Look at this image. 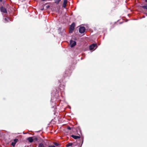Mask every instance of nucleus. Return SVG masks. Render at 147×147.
I'll return each mask as SVG.
<instances>
[{
	"mask_svg": "<svg viewBox=\"0 0 147 147\" xmlns=\"http://www.w3.org/2000/svg\"><path fill=\"white\" fill-rule=\"evenodd\" d=\"M9 20V18H5V22L6 23L9 21L8 20Z\"/></svg>",
	"mask_w": 147,
	"mask_h": 147,
	"instance_id": "14",
	"label": "nucleus"
},
{
	"mask_svg": "<svg viewBox=\"0 0 147 147\" xmlns=\"http://www.w3.org/2000/svg\"><path fill=\"white\" fill-rule=\"evenodd\" d=\"M76 44V41L72 40H71L70 41V45L71 47H74Z\"/></svg>",
	"mask_w": 147,
	"mask_h": 147,
	"instance_id": "2",
	"label": "nucleus"
},
{
	"mask_svg": "<svg viewBox=\"0 0 147 147\" xmlns=\"http://www.w3.org/2000/svg\"><path fill=\"white\" fill-rule=\"evenodd\" d=\"M18 141V139H14L13 142L11 143V144L13 146H15L17 142Z\"/></svg>",
	"mask_w": 147,
	"mask_h": 147,
	"instance_id": "6",
	"label": "nucleus"
},
{
	"mask_svg": "<svg viewBox=\"0 0 147 147\" xmlns=\"http://www.w3.org/2000/svg\"><path fill=\"white\" fill-rule=\"evenodd\" d=\"M72 144H73L72 143H69L66 145V146L67 147H69V146H72Z\"/></svg>",
	"mask_w": 147,
	"mask_h": 147,
	"instance_id": "12",
	"label": "nucleus"
},
{
	"mask_svg": "<svg viewBox=\"0 0 147 147\" xmlns=\"http://www.w3.org/2000/svg\"><path fill=\"white\" fill-rule=\"evenodd\" d=\"M143 8L147 9V5H144L142 6Z\"/></svg>",
	"mask_w": 147,
	"mask_h": 147,
	"instance_id": "16",
	"label": "nucleus"
},
{
	"mask_svg": "<svg viewBox=\"0 0 147 147\" xmlns=\"http://www.w3.org/2000/svg\"><path fill=\"white\" fill-rule=\"evenodd\" d=\"M49 7H50L48 5L46 6V7L47 8H49Z\"/></svg>",
	"mask_w": 147,
	"mask_h": 147,
	"instance_id": "18",
	"label": "nucleus"
},
{
	"mask_svg": "<svg viewBox=\"0 0 147 147\" xmlns=\"http://www.w3.org/2000/svg\"><path fill=\"white\" fill-rule=\"evenodd\" d=\"M61 0H54L55 3L57 4H58Z\"/></svg>",
	"mask_w": 147,
	"mask_h": 147,
	"instance_id": "13",
	"label": "nucleus"
},
{
	"mask_svg": "<svg viewBox=\"0 0 147 147\" xmlns=\"http://www.w3.org/2000/svg\"><path fill=\"white\" fill-rule=\"evenodd\" d=\"M62 90L61 89L60 90L61 91Z\"/></svg>",
	"mask_w": 147,
	"mask_h": 147,
	"instance_id": "23",
	"label": "nucleus"
},
{
	"mask_svg": "<svg viewBox=\"0 0 147 147\" xmlns=\"http://www.w3.org/2000/svg\"><path fill=\"white\" fill-rule=\"evenodd\" d=\"M67 3V0H64L63 3V7L65 8L66 6V4Z\"/></svg>",
	"mask_w": 147,
	"mask_h": 147,
	"instance_id": "7",
	"label": "nucleus"
},
{
	"mask_svg": "<svg viewBox=\"0 0 147 147\" xmlns=\"http://www.w3.org/2000/svg\"><path fill=\"white\" fill-rule=\"evenodd\" d=\"M85 31V28L84 27H81L79 29V32L81 33H84Z\"/></svg>",
	"mask_w": 147,
	"mask_h": 147,
	"instance_id": "4",
	"label": "nucleus"
},
{
	"mask_svg": "<svg viewBox=\"0 0 147 147\" xmlns=\"http://www.w3.org/2000/svg\"><path fill=\"white\" fill-rule=\"evenodd\" d=\"M145 1L147 2V0H145Z\"/></svg>",
	"mask_w": 147,
	"mask_h": 147,
	"instance_id": "22",
	"label": "nucleus"
},
{
	"mask_svg": "<svg viewBox=\"0 0 147 147\" xmlns=\"http://www.w3.org/2000/svg\"><path fill=\"white\" fill-rule=\"evenodd\" d=\"M27 140L30 143L33 142V140L32 137H29L27 138Z\"/></svg>",
	"mask_w": 147,
	"mask_h": 147,
	"instance_id": "9",
	"label": "nucleus"
},
{
	"mask_svg": "<svg viewBox=\"0 0 147 147\" xmlns=\"http://www.w3.org/2000/svg\"><path fill=\"white\" fill-rule=\"evenodd\" d=\"M3 0H0V2H1Z\"/></svg>",
	"mask_w": 147,
	"mask_h": 147,
	"instance_id": "20",
	"label": "nucleus"
},
{
	"mask_svg": "<svg viewBox=\"0 0 147 147\" xmlns=\"http://www.w3.org/2000/svg\"><path fill=\"white\" fill-rule=\"evenodd\" d=\"M75 24L74 23H73L70 26V32H71L74 30L75 27Z\"/></svg>",
	"mask_w": 147,
	"mask_h": 147,
	"instance_id": "3",
	"label": "nucleus"
},
{
	"mask_svg": "<svg viewBox=\"0 0 147 147\" xmlns=\"http://www.w3.org/2000/svg\"><path fill=\"white\" fill-rule=\"evenodd\" d=\"M48 147H56V146L55 145H49L48 146Z\"/></svg>",
	"mask_w": 147,
	"mask_h": 147,
	"instance_id": "17",
	"label": "nucleus"
},
{
	"mask_svg": "<svg viewBox=\"0 0 147 147\" xmlns=\"http://www.w3.org/2000/svg\"><path fill=\"white\" fill-rule=\"evenodd\" d=\"M0 11L2 13H7V12L6 9L3 7H1L0 8Z\"/></svg>",
	"mask_w": 147,
	"mask_h": 147,
	"instance_id": "1",
	"label": "nucleus"
},
{
	"mask_svg": "<svg viewBox=\"0 0 147 147\" xmlns=\"http://www.w3.org/2000/svg\"><path fill=\"white\" fill-rule=\"evenodd\" d=\"M97 46L96 44H92L91 45H90L89 47L90 50H91L92 49H94V48L96 46Z\"/></svg>",
	"mask_w": 147,
	"mask_h": 147,
	"instance_id": "5",
	"label": "nucleus"
},
{
	"mask_svg": "<svg viewBox=\"0 0 147 147\" xmlns=\"http://www.w3.org/2000/svg\"><path fill=\"white\" fill-rule=\"evenodd\" d=\"M41 9V10L42 11L44 9L43 8H42V9Z\"/></svg>",
	"mask_w": 147,
	"mask_h": 147,
	"instance_id": "21",
	"label": "nucleus"
},
{
	"mask_svg": "<svg viewBox=\"0 0 147 147\" xmlns=\"http://www.w3.org/2000/svg\"><path fill=\"white\" fill-rule=\"evenodd\" d=\"M32 139L33 140V142H35L38 140L36 136L32 137Z\"/></svg>",
	"mask_w": 147,
	"mask_h": 147,
	"instance_id": "10",
	"label": "nucleus"
},
{
	"mask_svg": "<svg viewBox=\"0 0 147 147\" xmlns=\"http://www.w3.org/2000/svg\"><path fill=\"white\" fill-rule=\"evenodd\" d=\"M68 129H71L70 127H68Z\"/></svg>",
	"mask_w": 147,
	"mask_h": 147,
	"instance_id": "19",
	"label": "nucleus"
},
{
	"mask_svg": "<svg viewBox=\"0 0 147 147\" xmlns=\"http://www.w3.org/2000/svg\"><path fill=\"white\" fill-rule=\"evenodd\" d=\"M38 147H46L45 146H44L43 144L40 143L39 144Z\"/></svg>",
	"mask_w": 147,
	"mask_h": 147,
	"instance_id": "11",
	"label": "nucleus"
},
{
	"mask_svg": "<svg viewBox=\"0 0 147 147\" xmlns=\"http://www.w3.org/2000/svg\"><path fill=\"white\" fill-rule=\"evenodd\" d=\"M71 136L74 138L75 139H76L78 138H80V136H75L74 135H72Z\"/></svg>",
	"mask_w": 147,
	"mask_h": 147,
	"instance_id": "8",
	"label": "nucleus"
},
{
	"mask_svg": "<svg viewBox=\"0 0 147 147\" xmlns=\"http://www.w3.org/2000/svg\"><path fill=\"white\" fill-rule=\"evenodd\" d=\"M53 144L55 145V146H58L59 145V144L58 143L56 142L53 143Z\"/></svg>",
	"mask_w": 147,
	"mask_h": 147,
	"instance_id": "15",
	"label": "nucleus"
}]
</instances>
